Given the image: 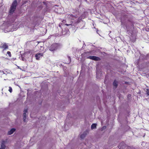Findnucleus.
Returning a JSON list of instances; mask_svg holds the SVG:
<instances>
[{
  "label": "nucleus",
  "mask_w": 149,
  "mask_h": 149,
  "mask_svg": "<svg viewBox=\"0 0 149 149\" xmlns=\"http://www.w3.org/2000/svg\"><path fill=\"white\" fill-rule=\"evenodd\" d=\"M60 44L54 43H53L50 46L48 47L49 49L52 51L54 52L57 50L60 46Z\"/></svg>",
  "instance_id": "f257e3e1"
},
{
  "label": "nucleus",
  "mask_w": 149,
  "mask_h": 149,
  "mask_svg": "<svg viewBox=\"0 0 149 149\" xmlns=\"http://www.w3.org/2000/svg\"><path fill=\"white\" fill-rule=\"evenodd\" d=\"M17 4V2L16 0H15L13 1L10 7V10L9 11L10 13L12 14L16 10Z\"/></svg>",
  "instance_id": "f03ea898"
},
{
  "label": "nucleus",
  "mask_w": 149,
  "mask_h": 149,
  "mask_svg": "<svg viewBox=\"0 0 149 149\" xmlns=\"http://www.w3.org/2000/svg\"><path fill=\"white\" fill-rule=\"evenodd\" d=\"M0 48L2 49V51L3 52L4 50L8 49V46L6 43L4 42L2 43L0 46Z\"/></svg>",
  "instance_id": "7ed1b4c3"
},
{
  "label": "nucleus",
  "mask_w": 149,
  "mask_h": 149,
  "mask_svg": "<svg viewBox=\"0 0 149 149\" xmlns=\"http://www.w3.org/2000/svg\"><path fill=\"white\" fill-rule=\"evenodd\" d=\"M129 146L126 145L124 142H122L118 146V147L120 149H126V147L128 148Z\"/></svg>",
  "instance_id": "20e7f679"
},
{
  "label": "nucleus",
  "mask_w": 149,
  "mask_h": 149,
  "mask_svg": "<svg viewBox=\"0 0 149 149\" xmlns=\"http://www.w3.org/2000/svg\"><path fill=\"white\" fill-rule=\"evenodd\" d=\"M87 58L95 61H99L101 60L100 58L95 56H90L88 57Z\"/></svg>",
  "instance_id": "39448f33"
},
{
  "label": "nucleus",
  "mask_w": 149,
  "mask_h": 149,
  "mask_svg": "<svg viewBox=\"0 0 149 149\" xmlns=\"http://www.w3.org/2000/svg\"><path fill=\"white\" fill-rule=\"evenodd\" d=\"M43 56V54L42 53H39L37 54H36L35 55V57H36V59L37 60H39L40 58L42 56Z\"/></svg>",
  "instance_id": "423d86ee"
},
{
  "label": "nucleus",
  "mask_w": 149,
  "mask_h": 149,
  "mask_svg": "<svg viewBox=\"0 0 149 149\" xmlns=\"http://www.w3.org/2000/svg\"><path fill=\"white\" fill-rule=\"evenodd\" d=\"M88 132L87 131L84 132L83 134H81L80 136V138L81 139H84L86 136Z\"/></svg>",
  "instance_id": "0eeeda50"
},
{
  "label": "nucleus",
  "mask_w": 149,
  "mask_h": 149,
  "mask_svg": "<svg viewBox=\"0 0 149 149\" xmlns=\"http://www.w3.org/2000/svg\"><path fill=\"white\" fill-rule=\"evenodd\" d=\"M118 81L116 80H115L113 83V86L115 88H117L118 86Z\"/></svg>",
  "instance_id": "6e6552de"
},
{
  "label": "nucleus",
  "mask_w": 149,
  "mask_h": 149,
  "mask_svg": "<svg viewBox=\"0 0 149 149\" xmlns=\"http://www.w3.org/2000/svg\"><path fill=\"white\" fill-rule=\"evenodd\" d=\"M5 141H2L1 143V148H0V149H5Z\"/></svg>",
  "instance_id": "1a4fd4ad"
},
{
  "label": "nucleus",
  "mask_w": 149,
  "mask_h": 149,
  "mask_svg": "<svg viewBox=\"0 0 149 149\" xmlns=\"http://www.w3.org/2000/svg\"><path fill=\"white\" fill-rule=\"evenodd\" d=\"M15 128L12 129L10 131H9L8 132V135H11L13 134V132L15 131Z\"/></svg>",
  "instance_id": "9d476101"
},
{
  "label": "nucleus",
  "mask_w": 149,
  "mask_h": 149,
  "mask_svg": "<svg viewBox=\"0 0 149 149\" xmlns=\"http://www.w3.org/2000/svg\"><path fill=\"white\" fill-rule=\"evenodd\" d=\"M97 124L95 123H93L91 125V128L92 129H93L96 128Z\"/></svg>",
  "instance_id": "9b49d317"
},
{
  "label": "nucleus",
  "mask_w": 149,
  "mask_h": 149,
  "mask_svg": "<svg viewBox=\"0 0 149 149\" xmlns=\"http://www.w3.org/2000/svg\"><path fill=\"white\" fill-rule=\"evenodd\" d=\"M82 19V16H80L78 18V20H77V23H79L80 22V21Z\"/></svg>",
  "instance_id": "f8f14e48"
},
{
  "label": "nucleus",
  "mask_w": 149,
  "mask_h": 149,
  "mask_svg": "<svg viewBox=\"0 0 149 149\" xmlns=\"http://www.w3.org/2000/svg\"><path fill=\"white\" fill-rule=\"evenodd\" d=\"M7 54L8 55V56L10 57H11V52L10 51H8L7 53Z\"/></svg>",
  "instance_id": "ddd939ff"
},
{
  "label": "nucleus",
  "mask_w": 149,
  "mask_h": 149,
  "mask_svg": "<svg viewBox=\"0 0 149 149\" xmlns=\"http://www.w3.org/2000/svg\"><path fill=\"white\" fill-rule=\"evenodd\" d=\"M9 89L8 91L10 93H11L12 92V88L10 86L9 87Z\"/></svg>",
  "instance_id": "4468645a"
},
{
  "label": "nucleus",
  "mask_w": 149,
  "mask_h": 149,
  "mask_svg": "<svg viewBox=\"0 0 149 149\" xmlns=\"http://www.w3.org/2000/svg\"><path fill=\"white\" fill-rule=\"evenodd\" d=\"M69 16H70V17H72V19H73V18L75 17H76L75 16H74V15H69Z\"/></svg>",
  "instance_id": "2eb2a0df"
},
{
  "label": "nucleus",
  "mask_w": 149,
  "mask_h": 149,
  "mask_svg": "<svg viewBox=\"0 0 149 149\" xmlns=\"http://www.w3.org/2000/svg\"><path fill=\"white\" fill-rule=\"evenodd\" d=\"M146 92V93H147V95H149V89H147Z\"/></svg>",
  "instance_id": "dca6fc26"
},
{
  "label": "nucleus",
  "mask_w": 149,
  "mask_h": 149,
  "mask_svg": "<svg viewBox=\"0 0 149 149\" xmlns=\"http://www.w3.org/2000/svg\"><path fill=\"white\" fill-rule=\"evenodd\" d=\"M26 117H23V120L24 122H26Z\"/></svg>",
  "instance_id": "f3484780"
},
{
  "label": "nucleus",
  "mask_w": 149,
  "mask_h": 149,
  "mask_svg": "<svg viewBox=\"0 0 149 149\" xmlns=\"http://www.w3.org/2000/svg\"><path fill=\"white\" fill-rule=\"evenodd\" d=\"M27 112V109H25L24 111V113H26Z\"/></svg>",
  "instance_id": "a211bd4d"
},
{
  "label": "nucleus",
  "mask_w": 149,
  "mask_h": 149,
  "mask_svg": "<svg viewBox=\"0 0 149 149\" xmlns=\"http://www.w3.org/2000/svg\"><path fill=\"white\" fill-rule=\"evenodd\" d=\"M120 21L121 22V24L122 25V24H123V21L122 18H121L120 19Z\"/></svg>",
  "instance_id": "6ab92c4d"
},
{
  "label": "nucleus",
  "mask_w": 149,
  "mask_h": 149,
  "mask_svg": "<svg viewBox=\"0 0 149 149\" xmlns=\"http://www.w3.org/2000/svg\"><path fill=\"white\" fill-rule=\"evenodd\" d=\"M123 17L127 18V15H125L123 16Z\"/></svg>",
  "instance_id": "aec40b11"
},
{
  "label": "nucleus",
  "mask_w": 149,
  "mask_h": 149,
  "mask_svg": "<svg viewBox=\"0 0 149 149\" xmlns=\"http://www.w3.org/2000/svg\"><path fill=\"white\" fill-rule=\"evenodd\" d=\"M23 117H26V113H24L23 114Z\"/></svg>",
  "instance_id": "412c9836"
},
{
  "label": "nucleus",
  "mask_w": 149,
  "mask_h": 149,
  "mask_svg": "<svg viewBox=\"0 0 149 149\" xmlns=\"http://www.w3.org/2000/svg\"><path fill=\"white\" fill-rule=\"evenodd\" d=\"M65 25H66V26H68L69 25H68V24H65Z\"/></svg>",
  "instance_id": "4be33fe9"
},
{
  "label": "nucleus",
  "mask_w": 149,
  "mask_h": 149,
  "mask_svg": "<svg viewBox=\"0 0 149 149\" xmlns=\"http://www.w3.org/2000/svg\"><path fill=\"white\" fill-rule=\"evenodd\" d=\"M148 31H149V29H148Z\"/></svg>",
  "instance_id": "5701e85b"
},
{
  "label": "nucleus",
  "mask_w": 149,
  "mask_h": 149,
  "mask_svg": "<svg viewBox=\"0 0 149 149\" xmlns=\"http://www.w3.org/2000/svg\"><path fill=\"white\" fill-rule=\"evenodd\" d=\"M134 42L135 41V40H134Z\"/></svg>",
  "instance_id": "b1692460"
}]
</instances>
